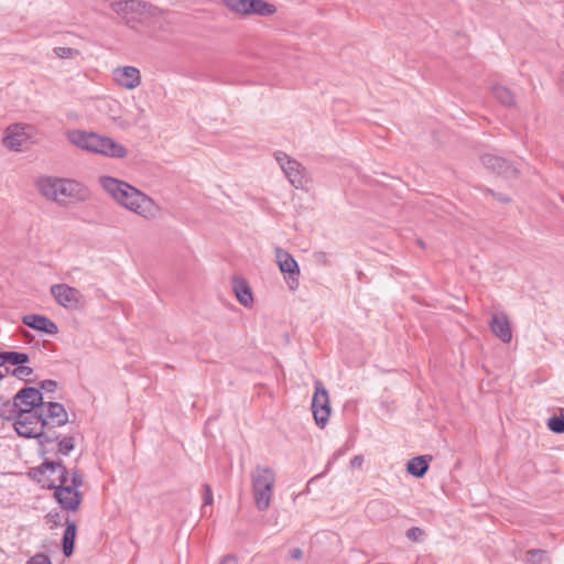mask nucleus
Here are the masks:
<instances>
[{
	"instance_id": "1",
	"label": "nucleus",
	"mask_w": 564,
	"mask_h": 564,
	"mask_svg": "<svg viewBox=\"0 0 564 564\" xmlns=\"http://www.w3.org/2000/svg\"><path fill=\"white\" fill-rule=\"evenodd\" d=\"M101 188L121 207L145 220L155 219L160 206L145 193L131 184L108 175L98 177Z\"/></svg>"
},
{
	"instance_id": "2",
	"label": "nucleus",
	"mask_w": 564,
	"mask_h": 564,
	"mask_svg": "<svg viewBox=\"0 0 564 564\" xmlns=\"http://www.w3.org/2000/svg\"><path fill=\"white\" fill-rule=\"evenodd\" d=\"M0 416L7 421H13L15 432L25 438H37L41 447V454L46 455L50 449L46 447L53 443L57 437L44 432L47 426L46 419H44V409L25 408L24 410L18 409L12 412L0 410Z\"/></svg>"
},
{
	"instance_id": "3",
	"label": "nucleus",
	"mask_w": 564,
	"mask_h": 564,
	"mask_svg": "<svg viewBox=\"0 0 564 564\" xmlns=\"http://www.w3.org/2000/svg\"><path fill=\"white\" fill-rule=\"evenodd\" d=\"M35 187L42 197L61 206L88 197L87 187L72 178L43 175L36 178Z\"/></svg>"
},
{
	"instance_id": "4",
	"label": "nucleus",
	"mask_w": 564,
	"mask_h": 564,
	"mask_svg": "<svg viewBox=\"0 0 564 564\" xmlns=\"http://www.w3.org/2000/svg\"><path fill=\"white\" fill-rule=\"evenodd\" d=\"M67 140L78 149L111 159H123L128 149L112 138L95 132L73 129L66 132Z\"/></svg>"
},
{
	"instance_id": "5",
	"label": "nucleus",
	"mask_w": 564,
	"mask_h": 564,
	"mask_svg": "<svg viewBox=\"0 0 564 564\" xmlns=\"http://www.w3.org/2000/svg\"><path fill=\"white\" fill-rule=\"evenodd\" d=\"M110 7L131 28L138 23H151L164 14L162 9L141 0L113 1Z\"/></svg>"
},
{
	"instance_id": "6",
	"label": "nucleus",
	"mask_w": 564,
	"mask_h": 564,
	"mask_svg": "<svg viewBox=\"0 0 564 564\" xmlns=\"http://www.w3.org/2000/svg\"><path fill=\"white\" fill-rule=\"evenodd\" d=\"M250 479L254 506L259 511H265L272 501L276 480L275 471L269 466L256 465L251 470Z\"/></svg>"
},
{
	"instance_id": "7",
	"label": "nucleus",
	"mask_w": 564,
	"mask_h": 564,
	"mask_svg": "<svg viewBox=\"0 0 564 564\" xmlns=\"http://www.w3.org/2000/svg\"><path fill=\"white\" fill-rule=\"evenodd\" d=\"M32 477L43 487L56 490V487L69 481V473L58 462L44 460L40 466L33 468Z\"/></svg>"
},
{
	"instance_id": "8",
	"label": "nucleus",
	"mask_w": 564,
	"mask_h": 564,
	"mask_svg": "<svg viewBox=\"0 0 564 564\" xmlns=\"http://www.w3.org/2000/svg\"><path fill=\"white\" fill-rule=\"evenodd\" d=\"M84 484V476L78 470H73L68 482L56 487L54 497L59 506L67 511H76L82 502L78 489Z\"/></svg>"
},
{
	"instance_id": "9",
	"label": "nucleus",
	"mask_w": 564,
	"mask_h": 564,
	"mask_svg": "<svg viewBox=\"0 0 564 564\" xmlns=\"http://www.w3.org/2000/svg\"><path fill=\"white\" fill-rule=\"evenodd\" d=\"M50 294L57 305L67 311H79L86 305L82 291L66 283L51 285Z\"/></svg>"
},
{
	"instance_id": "10",
	"label": "nucleus",
	"mask_w": 564,
	"mask_h": 564,
	"mask_svg": "<svg viewBox=\"0 0 564 564\" xmlns=\"http://www.w3.org/2000/svg\"><path fill=\"white\" fill-rule=\"evenodd\" d=\"M34 132L35 129L31 124H10L4 131L2 143L10 151L21 152L25 143L33 138Z\"/></svg>"
},
{
	"instance_id": "11",
	"label": "nucleus",
	"mask_w": 564,
	"mask_h": 564,
	"mask_svg": "<svg viewBox=\"0 0 564 564\" xmlns=\"http://www.w3.org/2000/svg\"><path fill=\"white\" fill-rule=\"evenodd\" d=\"M314 388L315 392L312 399V412L316 424L319 427H324L330 415L329 395L322 381L316 380Z\"/></svg>"
},
{
	"instance_id": "12",
	"label": "nucleus",
	"mask_w": 564,
	"mask_h": 564,
	"mask_svg": "<svg viewBox=\"0 0 564 564\" xmlns=\"http://www.w3.org/2000/svg\"><path fill=\"white\" fill-rule=\"evenodd\" d=\"M25 408L44 409L43 395L40 390L31 387L23 388L14 395L12 403L3 404L0 410L12 412L18 409L24 410Z\"/></svg>"
},
{
	"instance_id": "13",
	"label": "nucleus",
	"mask_w": 564,
	"mask_h": 564,
	"mask_svg": "<svg viewBox=\"0 0 564 564\" xmlns=\"http://www.w3.org/2000/svg\"><path fill=\"white\" fill-rule=\"evenodd\" d=\"M106 113L112 123L119 128L127 130L131 127L137 126L141 120L145 118V110L142 107L138 108V116L135 118H130L123 113L122 105L115 99H111L106 102Z\"/></svg>"
},
{
	"instance_id": "14",
	"label": "nucleus",
	"mask_w": 564,
	"mask_h": 564,
	"mask_svg": "<svg viewBox=\"0 0 564 564\" xmlns=\"http://www.w3.org/2000/svg\"><path fill=\"white\" fill-rule=\"evenodd\" d=\"M111 79L116 86L126 90H134L142 83L141 72L135 66H117L111 70Z\"/></svg>"
},
{
	"instance_id": "15",
	"label": "nucleus",
	"mask_w": 564,
	"mask_h": 564,
	"mask_svg": "<svg viewBox=\"0 0 564 564\" xmlns=\"http://www.w3.org/2000/svg\"><path fill=\"white\" fill-rule=\"evenodd\" d=\"M275 160L280 167L282 169L284 175L288 177V180L294 187L301 188L304 186V169L297 161L291 159L283 152H276Z\"/></svg>"
},
{
	"instance_id": "16",
	"label": "nucleus",
	"mask_w": 564,
	"mask_h": 564,
	"mask_svg": "<svg viewBox=\"0 0 564 564\" xmlns=\"http://www.w3.org/2000/svg\"><path fill=\"white\" fill-rule=\"evenodd\" d=\"M481 163L486 169L506 178H512L518 174V169L513 163L495 154H484L481 156Z\"/></svg>"
},
{
	"instance_id": "17",
	"label": "nucleus",
	"mask_w": 564,
	"mask_h": 564,
	"mask_svg": "<svg viewBox=\"0 0 564 564\" xmlns=\"http://www.w3.org/2000/svg\"><path fill=\"white\" fill-rule=\"evenodd\" d=\"M22 322L24 325H26L33 329L48 334V335H56L58 333L57 325L52 319H50L48 317H46L44 315H40V314L24 315L22 318Z\"/></svg>"
},
{
	"instance_id": "18",
	"label": "nucleus",
	"mask_w": 564,
	"mask_h": 564,
	"mask_svg": "<svg viewBox=\"0 0 564 564\" xmlns=\"http://www.w3.org/2000/svg\"><path fill=\"white\" fill-rule=\"evenodd\" d=\"M490 329L502 343H510L512 339V332L509 318L506 314H494L489 323Z\"/></svg>"
},
{
	"instance_id": "19",
	"label": "nucleus",
	"mask_w": 564,
	"mask_h": 564,
	"mask_svg": "<svg viewBox=\"0 0 564 564\" xmlns=\"http://www.w3.org/2000/svg\"><path fill=\"white\" fill-rule=\"evenodd\" d=\"M44 419L47 425L50 422L56 426L65 425L68 421V414L63 404L57 402H44Z\"/></svg>"
},
{
	"instance_id": "20",
	"label": "nucleus",
	"mask_w": 564,
	"mask_h": 564,
	"mask_svg": "<svg viewBox=\"0 0 564 564\" xmlns=\"http://www.w3.org/2000/svg\"><path fill=\"white\" fill-rule=\"evenodd\" d=\"M275 257L278 260L279 268L283 273L296 274V275L300 274V269H299L297 262L288 251H284L283 249L278 248L275 250Z\"/></svg>"
},
{
	"instance_id": "21",
	"label": "nucleus",
	"mask_w": 564,
	"mask_h": 564,
	"mask_svg": "<svg viewBox=\"0 0 564 564\" xmlns=\"http://www.w3.org/2000/svg\"><path fill=\"white\" fill-rule=\"evenodd\" d=\"M276 12V7L265 0H249L248 15L271 17Z\"/></svg>"
},
{
	"instance_id": "22",
	"label": "nucleus",
	"mask_w": 564,
	"mask_h": 564,
	"mask_svg": "<svg viewBox=\"0 0 564 564\" xmlns=\"http://www.w3.org/2000/svg\"><path fill=\"white\" fill-rule=\"evenodd\" d=\"M76 532V523L66 519V528L63 534V553L66 557H69L74 552Z\"/></svg>"
},
{
	"instance_id": "23",
	"label": "nucleus",
	"mask_w": 564,
	"mask_h": 564,
	"mask_svg": "<svg viewBox=\"0 0 564 564\" xmlns=\"http://www.w3.org/2000/svg\"><path fill=\"white\" fill-rule=\"evenodd\" d=\"M232 285L237 300L240 304L243 306H250L253 302V296L247 282L242 279L236 278L232 281Z\"/></svg>"
},
{
	"instance_id": "24",
	"label": "nucleus",
	"mask_w": 564,
	"mask_h": 564,
	"mask_svg": "<svg viewBox=\"0 0 564 564\" xmlns=\"http://www.w3.org/2000/svg\"><path fill=\"white\" fill-rule=\"evenodd\" d=\"M429 469V464L424 456H417L411 458L406 464V470L409 474L415 477H423Z\"/></svg>"
},
{
	"instance_id": "25",
	"label": "nucleus",
	"mask_w": 564,
	"mask_h": 564,
	"mask_svg": "<svg viewBox=\"0 0 564 564\" xmlns=\"http://www.w3.org/2000/svg\"><path fill=\"white\" fill-rule=\"evenodd\" d=\"M492 96L496 100L505 106H513L514 105V96L510 89L507 87L496 85L491 88Z\"/></svg>"
},
{
	"instance_id": "26",
	"label": "nucleus",
	"mask_w": 564,
	"mask_h": 564,
	"mask_svg": "<svg viewBox=\"0 0 564 564\" xmlns=\"http://www.w3.org/2000/svg\"><path fill=\"white\" fill-rule=\"evenodd\" d=\"M2 358H3V365L6 362H8V364H11L14 366L24 365L30 360L28 354L18 352V351H2Z\"/></svg>"
},
{
	"instance_id": "27",
	"label": "nucleus",
	"mask_w": 564,
	"mask_h": 564,
	"mask_svg": "<svg viewBox=\"0 0 564 564\" xmlns=\"http://www.w3.org/2000/svg\"><path fill=\"white\" fill-rule=\"evenodd\" d=\"M525 562L528 564H550L547 553L541 549H532L527 552Z\"/></svg>"
},
{
	"instance_id": "28",
	"label": "nucleus",
	"mask_w": 564,
	"mask_h": 564,
	"mask_svg": "<svg viewBox=\"0 0 564 564\" xmlns=\"http://www.w3.org/2000/svg\"><path fill=\"white\" fill-rule=\"evenodd\" d=\"M248 1L249 0H221L228 10L240 15H248Z\"/></svg>"
},
{
	"instance_id": "29",
	"label": "nucleus",
	"mask_w": 564,
	"mask_h": 564,
	"mask_svg": "<svg viewBox=\"0 0 564 564\" xmlns=\"http://www.w3.org/2000/svg\"><path fill=\"white\" fill-rule=\"evenodd\" d=\"M75 443L72 436H65L57 442V454L67 456L74 449Z\"/></svg>"
},
{
	"instance_id": "30",
	"label": "nucleus",
	"mask_w": 564,
	"mask_h": 564,
	"mask_svg": "<svg viewBox=\"0 0 564 564\" xmlns=\"http://www.w3.org/2000/svg\"><path fill=\"white\" fill-rule=\"evenodd\" d=\"M547 427L556 434L564 433V419L561 416V414L558 416H551L547 420Z\"/></svg>"
},
{
	"instance_id": "31",
	"label": "nucleus",
	"mask_w": 564,
	"mask_h": 564,
	"mask_svg": "<svg viewBox=\"0 0 564 564\" xmlns=\"http://www.w3.org/2000/svg\"><path fill=\"white\" fill-rule=\"evenodd\" d=\"M54 53L59 58H75L79 55V51L72 47L57 46L54 48Z\"/></svg>"
},
{
	"instance_id": "32",
	"label": "nucleus",
	"mask_w": 564,
	"mask_h": 564,
	"mask_svg": "<svg viewBox=\"0 0 564 564\" xmlns=\"http://www.w3.org/2000/svg\"><path fill=\"white\" fill-rule=\"evenodd\" d=\"M11 375L18 379H25L26 377L33 373L32 368L26 367L24 365L17 366L13 370L10 371Z\"/></svg>"
},
{
	"instance_id": "33",
	"label": "nucleus",
	"mask_w": 564,
	"mask_h": 564,
	"mask_svg": "<svg viewBox=\"0 0 564 564\" xmlns=\"http://www.w3.org/2000/svg\"><path fill=\"white\" fill-rule=\"evenodd\" d=\"M405 535L409 540L417 542L425 535V532L419 527H412L406 531Z\"/></svg>"
},
{
	"instance_id": "34",
	"label": "nucleus",
	"mask_w": 564,
	"mask_h": 564,
	"mask_svg": "<svg viewBox=\"0 0 564 564\" xmlns=\"http://www.w3.org/2000/svg\"><path fill=\"white\" fill-rule=\"evenodd\" d=\"M203 490H204V503H203V511H204L206 506H210L213 503L214 498H213L212 487L208 484L203 485Z\"/></svg>"
},
{
	"instance_id": "35",
	"label": "nucleus",
	"mask_w": 564,
	"mask_h": 564,
	"mask_svg": "<svg viewBox=\"0 0 564 564\" xmlns=\"http://www.w3.org/2000/svg\"><path fill=\"white\" fill-rule=\"evenodd\" d=\"M26 564H52L47 555L43 553L35 554L32 556Z\"/></svg>"
},
{
	"instance_id": "36",
	"label": "nucleus",
	"mask_w": 564,
	"mask_h": 564,
	"mask_svg": "<svg viewBox=\"0 0 564 564\" xmlns=\"http://www.w3.org/2000/svg\"><path fill=\"white\" fill-rule=\"evenodd\" d=\"M387 507H388L387 502L380 501V500H375L368 505V511L373 512L375 510L386 509Z\"/></svg>"
},
{
	"instance_id": "37",
	"label": "nucleus",
	"mask_w": 564,
	"mask_h": 564,
	"mask_svg": "<svg viewBox=\"0 0 564 564\" xmlns=\"http://www.w3.org/2000/svg\"><path fill=\"white\" fill-rule=\"evenodd\" d=\"M42 389L46 392L55 391L57 383L54 380H44L41 384Z\"/></svg>"
},
{
	"instance_id": "38",
	"label": "nucleus",
	"mask_w": 564,
	"mask_h": 564,
	"mask_svg": "<svg viewBox=\"0 0 564 564\" xmlns=\"http://www.w3.org/2000/svg\"><path fill=\"white\" fill-rule=\"evenodd\" d=\"M295 274H290V278L288 280V285L291 290H295L299 286V279L294 276Z\"/></svg>"
},
{
	"instance_id": "39",
	"label": "nucleus",
	"mask_w": 564,
	"mask_h": 564,
	"mask_svg": "<svg viewBox=\"0 0 564 564\" xmlns=\"http://www.w3.org/2000/svg\"><path fill=\"white\" fill-rule=\"evenodd\" d=\"M362 462H364V457L360 455H357L350 460V465L352 468H359L362 465Z\"/></svg>"
},
{
	"instance_id": "40",
	"label": "nucleus",
	"mask_w": 564,
	"mask_h": 564,
	"mask_svg": "<svg viewBox=\"0 0 564 564\" xmlns=\"http://www.w3.org/2000/svg\"><path fill=\"white\" fill-rule=\"evenodd\" d=\"M302 555H303V552L299 547H294V549L290 550V557L293 560H300L302 557Z\"/></svg>"
},
{
	"instance_id": "41",
	"label": "nucleus",
	"mask_w": 564,
	"mask_h": 564,
	"mask_svg": "<svg viewBox=\"0 0 564 564\" xmlns=\"http://www.w3.org/2000/svg\"><path fill=\"white\" fill-rule=\"evenodd\" d=\"M488 193H490L496 199H498L499 202H502V203H508L510 202V197L506 196V195H502V194H495L494 191L491 189H488Z\"/></svg>"
},
{
	"instance_id": "42",
	"label": "nucleus",
	"mask_w": 564,
	"mask_h": 564,
	"mask_svg": "<svg viewBox=\"0 0 564 564\" xmlns=\"http://www.w3.org/2000/svg\"><path fill=\"white\" fill-rule=\"evenodd\" d=\"M219 564H237V557L235 555H226Z\"/></svg>"
},
{
	"instance_id": "43",
	"label": "nucleus",
	"mask_w": 564,
	"mask_h": 564,
	"mask_svg": "<svg viewBox=\"0 0 564 564\" xmlns=\"http://www.w3.org/2000/svg\"><path fill=\"white\" fill-rule=\"evenodd\" d=\"M9 372H10L9 368H6L4 372L2 370H0V380L3 379L6 373H9Z\"/></svg>"
},
{
	"instance_id": "44",
	"label": "nucleus",
	"mask_w": 564,
	"mask_h": 564,
	"mask_svg": "<svg viewBox=\"0 0 564 564\" xmlns=\"http://www.w3.org/2000/svg\"><path fill=\"white\" fill-rule=\"evenodd\" d=\"M3 365L2 351H0V367Z\"/></svg>"
},
{
	"instance_id": "45",
	"label": "nucleus",
	"mask_w": 564,
	"mask_h": 564,
	"mask_svg": "<svg viewBox=\"0 0 564 564\" xmlns=\"http://www.w3.org/2000/svg\"><path fill=\"white\" fill-rule=\"evenodd\" d=\"M417 243L420 247H422V248L424 247V242L422 240H417Z\"/></svg>"
}]
</instances>
